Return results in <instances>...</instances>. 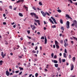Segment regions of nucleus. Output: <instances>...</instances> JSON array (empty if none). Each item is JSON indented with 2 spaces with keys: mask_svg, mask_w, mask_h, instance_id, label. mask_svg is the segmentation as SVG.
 Wrapping results in <instances>:
<instances>
[{
  "mask_svg": "<svg viewBox=\"0 0 77 77\" xmlns=\"http://www.w3.org/2000/svg\"><path fill=\"white\" fill-rule=\"evenodd\" d=\"M54 65L55 67H56V68H57V67H58L59 64H55Z\"/></svg>",
  "mask_w": 77,
  "mask_h": 77,
  "instance_id": "obj_16",
  "label": "nucleus"
},
{
  "mask_svg": "<svg viewBox=\"0 0 77 77\" xmlns=\"http://www.w3.org/2000/svg\"><path fill=\"white\" fill-rule=\"evenodd\" d=\"M72 60H73V62H75V57H73Z\"/></svg>",
  "mask_w": 77,
  "mask_h": 77,
  "instance_id": "obj_23",
  "label": "nucleus"
},
{
  "mask_svg": "<svg viewBox=\"0 0 77 77\" xmlns=\"http://www.w3.org/2000/svg\"><path fill=\"white\" fill-rule=\"evenodd\" d=\"M49 21H50V22H51L52 24H54V22H53V21H52V20L50 18L49 19Z\"/></svg>",
  "mask_w": 77,
  "mask_h": 77,
  "instance_id": "obj_11",
  "label": "nucleus"
},
{
  "mask_svg": "<svg viewBox=\"0 0 77 77\" xmlns=\"http://www.w3.org/2000/svg\"><path fill=\"white\" fill-rule=\"evenodd\" d=\"M32 52L33 53H36V51L35 50H33Z\"/></svg>",
  "mask_w": 77,
  "mask_h": 77,
  "instance_id": "obj_40",
  "label": "nucleus"
},
{
  "mask_svg": "<svg viewBox=\"0 0 77 77\" xmlns=\"http://www.w3.org/2000/svg\"><path fill=\"white\" fill-rule=\"evenodd\" d=\"M1 56H2V58H4L5 57V56H4V54H3V52H1Z\"/></svg>",
  "mask_w": 77,
  "mask_h": 77,
  "instance_id": "obj_12",
  "label": "nucleus"
},
{
  "mask_svg": "<svg viewBox=\"0 0 77 77\" xmlns=\"http://www.w3.org/2000/svg\"><path fill=\"white\" fill-rule=\"evenodd\" d=\"M38 49V47L36 46L35 48V50H36Z\"/></svg>",
  "mask_w": 77,
  "mask_h": 77,
  "instance_id": "obj_58",
  "label": "nucleus"
},
{
  "mask_svg": "<svg viewBox=\"0 0 77 77\" xmlns=\"http://www.w3.org/2000/svg\"><path fill=\"white\" fill-rule=\"evenodd\" d=\"M12 77H17V75L13 76Z\"/></svg>",
  "mask_w": 77,
  "mask_h": 77,
  "instance_id": "obj_60",
  "label": "nucleus"
},
{
  "mask_svg": "<svg viewBox=\"0 0 77 77\" xmlns=\"http://www.w3.org/2000/svg\"><path fill=\"white\" fill-rule=\"evenodd\" d=\"M55 45L57 49H59V46L58 45Z\"/></svg>",
  "mask_w": 77,
  "mask_h": 77,
  "instance_id": "obj_18",
  "label": "nucleus"
},
{
  "mask_svg": "<svg viewBox=\"0 0 77 77\" xmlns=\"http://www.w3.org/2000/svg\"><path fill=\"white\" fill-rule=\"evenodd\" d=\"M57 69V71H59L60 69V67H58Z\"/></svg>",
  "mask_w": 77,
  "mask_h": 77,
  "instance_id": "obj_47",
  "label": "nucleus"
},
{
  "mask_svg": "<svg viewBox=\"0 0 77 77\" xmlns=\"http://www.w3.org/2000/svg\"><path fill=\"white\" fill-rule=\"evenodd\" d=\"M66 26L67 29H69V21H67Z\"/></svg>",
  "mask_w": 77,
  "mask_h": 77,
  "instance_id": "obj_1",
  "label": "nucleus"
},
{
  "mask_svg": "<svg viewBox=\"0 0 77 77\" xmlns=\"http://www.w3.org/2000/svg\"><path fill=\"white\" fill-rule=\"evenodd\" d=\"M51 19H52V20H53L55 24H57V23L56 22V19H54V18H53V17H51Z\"/></svg>",
  "mask_w": 77,
  "mask_h": 77,
  "instance_id": "obj_4",
  "label": "nucleus"
},
{
  "mask_svg": "<svg viewBox=\"0 0 77 77\" xmlns=\"http://www.w3.org/2000/svg\"><path fill=\"white\" fill-rule=\"evenodd\" d=\"M59 61L60 63H61L62 62V60H61V58H59Z\"/></svg>",
  "mask_w": 77,
  "mask_h": 77,
  "instance_id": "obj_26",
  "label": "nucleus"
},
{
  "mask_svg": "<svg viewBox=\"0 0 77 77\" xmlns=\"http://www.w3.org/2000/svg\"><path fill=\"white\" fill-rule=\"evenodd\" d=\"M16 2H17V3H18L20 2V0H19L18 1H17Z\"/></svg>",
  "mask_w": 77,
  "mask_h": 77,
  "instance_id": "obj_56",
  "label": "nucleus"
},
{
  "mask_svg": "<svg viewBox=\"0 0 77 77\" xmlns=\"http://www.w3.org/2000/svg\"><path fill=\"white\" fill-rule=\"evenodd\" d=\"M61 30H63V31H64V28H63V27L62 26L61 27Z\"/></svg>",
  "mask_w": 77,
  "mask_h": 77,
  "instance_id": "obj_28",
  "label": "nucleus"
},
{
  "mask_svg": "<svg viewBox=\"0 0 77 77\" xmlns=\"http://www.w3.org/2000/svg\"><path fill=\"white\" fill-rule=\"evenodd\" d=\"M3 16L4 17H6V14H3Z\"/></svg>",
  "mask_w": 77,
  "mask_h": 77,
  "instance_id": "obj_64",
  "label": "nucleus"
},
{
  "mask_svg": "<svg viewBox=\"0 0 77 77\" xmlns=\"http://www.w3.org/2000/svg\"><path fill=\"white\" fill-rule=\"evenodd\" d=\"M68 0L69 1V2H70L71 3H73V2H72V0Z\"/></svg>",
  "mask_w": 77,
  "mask_h": 77,
  "instance_id": "obj_36",
  "label": "nucleus"
},
{
  "mask_svg": "<svg viewBox=\"0 0 77 77\" xmlns=\"http://www.w3.org/2000/svg\"><path fill=\"white\" fill-rule=\"evenodd\" d=\"M68 44L66 43H65L64 44V46L66 47V46H68Z\"/></svg>",
  "mask_w": 77,
  "mask_h": 77,
  "instance_id": "obj_19",
  "label": "nucleus"
},
{
  "mask_svg": "<svg viewBox=\"0 0 77 77\" xmlns=\"http://www.w3.org/2000/svg\"><path fill=\"white\" fill-rule=\"evenodd\" d=\"M64 52L66 53H67V51H66V49H65Z\"/></svg>",
  "mask_w": 77,
  "mask_h": 77,
  "instance_id": "obj_44",
  "label": "nucleus"
},
{
  "mask_svg": "<svg viewBox=\"0 0 77 77\" xmlns=\"http://www.w3.org/2000/svg\"><path fill=\"white\" fill-rule=\"evenodd\" d=\"M14 24H15V23L13 22L11 23V25H14Z\"/></svg>",
  "mask_w": 77,
  "mask_h": 77,
  "instance_id": "obj_63",
  "label": "nucleus"
},
{
  "mask_svg": "<svg viewBox=\"0 0 77 77\" xmlns=\"http://www.w3.org/2000/svg\"><path fill=\"white\" fill-rule=\"evenodd\" d=\"M47 38L46 37H45V44H47Z\"/></svg>",
  "mask_w": 77,
  "mask_h": 77,
  "instance_id": "obj_6",
  "label": "nucleus"
},
{
  "mask_svg": "<svg viewBox=\"0 0 77 77\" xmlns=\"http://www.w3.org/2000/svg\"><path fill=\"white\" fill-rule=\"evenodd\" d=\"M55 45H58V42H57V41H55Z\"/></svg>",
  "mask_w": 77,
  "mask_h": 77,
  "instance_id": "obj_27",
  "label": "nucleus"
},
{
  "mask_svg": "<svg viewBox=\"0 0 77 77\" xmlns=\"http://www.w3.org/2000/svg\"><path fill=\"white\" fill-rule=\"evenodd\" d=\"M63 57H65V58H66V57H66V55L65 53H63Z\"/></svg>",
  "mask_w": 77,
  "mask_h": 77,
  "instance_id": "obj_13",
  "label": "nucleus"
},
{
  "mask_svg": "<svg viewBox=\"0 0 77 77\" xmlns=\"http://www.w3.org/2000/svg\"><path fill=\"white\" fill-rule=\"evenodd\" d=\"M73 4H74V5H76V6H77V2H75V3L74 2L73 3Z\"/></svg>",
  "mask_w": 77,
  "mask_h": 77,
  "instance_id": "obj_50",
  "label": "nucleus"
},
{
  "mask_svg": "<svg viewBox=\"0 0 77 77\" xmlns=\"http://www.w3.org/2000/svg\"><path fill=\"white\" fill-rule=\"evenodd\" d=\"M52 28H56V26L55 25H54L53 26H52Z\"/></svg>",
  "mask_w": 77,
  "mask_h": 77,
  "instance_id": "obj_42",
  "label": "nucleus"
},
{
  "mask_svg": "<svg viewBox=\"0 0 77 77\" xmlns=\"http://www.w3.org/2000/svg\"><path fill=\"white\" fill-rule=\"evenodd\" d=\"M34 24L35 25V26H37V23H36L34 22Z\"/></svg>",
  "mask_w": 77,
  "mask_h": 77,
  "instance_id": "obj_61",
  "label": "nucleus"
},
{
  "mask_svg": "<svg viewBox=\"0 0 77 77\" xmlns=\"http://www.w3.org/2000/svg\"><path fill=\"white\" fill-rule=\"evenodd\" d=\"M63 62H65L66 60L65 59H63L62 60Z\"/></svg>",
  "mask_w": 77,
  "mask_h": 77,
  "instance_id": "obj_37",
  "label": "nucleus"
},
{
  "mask_svg": "<svg viewBox=\"0 0 77 77\" xmlns=\"http://www.w3.org/2000/svg\"><path fill=\"white\" fill-rule=\"evenodd\" d=\"M72 26H75V23H72Z\"/></svg>",
  "mask_w": 77,
  "mask_h": 77,
  "instance_id": "obj_55",
  "label": "nucleus"
},
{
  "mask_svg": "<svg viewBox=\"0 0 77 77\" xmlns=\"http://www.w3.org/2000/svg\"><path fill=\"white\" fill-rule=\"evenodd\" d=\"M33 28L34 29H36V27H35V25H33Z\"/></svg>",
  "mask_w": 77,
  "mask_h": 77,
  "instance_id": "obj_52",
  "label": "nucleus"
},
{
  "mask_svg": "<svg viewBox=\"0 0 77 77\" xmlns=\"http://www.w3.org/2000/svg\"><path fill=\"white\" fill-rule=\"evenodd\" d=\"M19 16H20V17H23V14H21V13H19Z\"/></svg>",
  "mask_w": 77,
  "mask_h": 77,
  "instance_id": "obj_22",
  "label": "nucleus"
},
{
  "mask_svg": "<svg viewBox=\"0 0 77 77\" xmlns=\"http://www.w3.org/2000/svg\"><path fill=\"white\" fill-rule=\"evenodd\" d=\"M57 11L58 12H59V13H60L61 12H62V11L60 9L57 10Z\"/></svg>",
  "mask_w": 77,
  "mask_h": 77,
  "instance_id": "obj_20",
  "label": "nucleus"
},
{
  "mask_svg": "<svg viewBox=\"0 0 77 77\" xmlns=\"http://www.w3.org/2000/svg\"><path fill=\"white\" fill-rule=\"evenodd\" d=\"M35 77H38V73H35Z\"/></svg>",
  "mask_w": 77,
  "mask_h": 77,
  "instance_id": "obj_29",
  "label": "nucleus"
},
{
  "mask_svg": "<svg viewBox=\"0 0 77 77\" xmlns=\"http://www.w3.org/2000/svg\"><path fill=\"white\" fill-rule=\"evenodd\" d=\"M49 11H48V12H49V14H51V12H50V11H51L52 10H51V9H50V8H49Z\"/></svg>",
  "mask_w": 77,
  "mask_h": 77,
  "instance_id": "obj_21",
  "label": "nucleus"
},
{
  "mask_svg": "<svg viewBox=\"0 0 77 77\" xmlns=\"http://www.w3.org/2000/svg\"><path fill=\"white\" fill-rule=\"evenodd\" d=\"M15 72L16 74H17V73H18L19 72V71H15Z\"/></svg>",
  "mask_w": 77,
  "mask_h": 77,
  "instance_id": "obj_45",
  "label": "nucleus"
},
{
  "mask_svg": "<svg viewBox=\"0 0 77 77\" xmlns=\"http://www.w3.org/2000/svg\"><path fill=\"white\" fill-rule=\"evenodd\" d=\"M32 74H31L29 75V77H32Z\"/></svg>",
  "mask_w": 77,
  "mask_h": 77,
  "instance_id": "obj_54",
  "label": "nucleus"
},
{
  "mask_svg": "<svg viewBox=\"0 0 77 77\" xmlns=\"http://www.w3.org/2000/svg\"><path fill=\"white\" fill-rule=\"evenodd\" d=\"M60 42L61 43V44H63V40H60Z\"/></svg>",
  "mask_w": 77,
  "mask_h": 77,
  "instance_id": "obj_38",
  "label": "nucleus"
},
{
  "mask_svg": "<svg viewBox=\"0 0 77 77\" xmlns=\"http://www.w3.org/2000/svg\"><path fill=\"white\" fill-rule=\"evenodd\" d=\"M40 50H41H41H42V46H40Z\"/></svg>",
  "mask_w": 77,
  "mask_h": 77,
  "instance_id": "obj_57",
  "label": "nucleus"
},
{
  "mask_svg": "<svg viewBox=\"0 0 77 77\" xmlns=\"http://www.w3.org/2000/svg\"><path fill=\"white\" fill-rule=\"evenodd\" d=\"M34 21H35V22H36V23H40L39 20H36V19H35Z\"/></svg>",
  "mask_w": 77,
  "mask_h": 77,
  "instance_id": "obj_10",
  "label": "nucleus"
},
{
  "mask_svg": "<svg viewBox=\"0 0 77 77\" xmlns=\"http://www.w3.org/2000/svg\"><path fill=\"white\" fill-rule=\"evenodd\" d=\"M54 59H56V58H57V55H55L54 56Z\"/></svg>",
  "mask_w": 77,
  "mask_h": 77,
  "instance_id": "obj_33",
  "label": "nucleus"
},
{
  "mask_svg": "<svg viewBox=\"0 0 77 77\" xmlns=\"http://www.w3.org/2000/svg\"><path fill=\"white\" fill-rule=\"evenodd\" d=\"M19 69H20V71H23L24 70V69L23 68V67H19Z\"/></svg>",
  "mask_w": 77,
  "mask_h": 77,
  "instance_id": "obj_15",
  "label": "nucleus"
},
{
  "mask_svg": "<svg viewBox=\"0 0 77 77\" xmlns=\"http://www.w3.org/2000/svg\"><path fill=\"white\" fill-rule=\"evenodd\" d=\"M22 72H20L19 73V75H21V74H22Z\"/></svg>",
  "mask_w": 77,
  "mask_h": 77,
  "instance_id": "obj_53",
  "label": "nucleus"
},
{
  "mask_svg": "<svg viewBox=\"0 0 77 77\" xmlns=\"http://www.w3.org/2000/svg\"><path fill=\"white\" fill-rule=\"evenodd\" d=\"M58 62L57 61V60H54V63H57Z\"/></svg>",
  "mask_w": 77,
  "mask_h": 77,
  "instance_id": "obj_24",
  "label": "nucleus"
},
{
  "mask_svg": "<svg viewBox=\"0 0 77 77\" xmlns=\"http://www.w3.org/2000/svg\"><path fill=\"white\" fill-rule=\"evenodd\" d=\"M65 17H67L68 18H70V19H72V18L69 17L68 14H66Z\"/></svg>",
  "mask_w": 77,
  "mask_h": 77,
  "instance_id": "obj_8",
  "label": "nucleus"
},
{
  "mask_svg": "<svg viewBox=\"0 0 77 77\" xmlns=\"http://www.w3.org/2000/svg\"><path fill=\"white\" fill-rule=\"evenodd\" d=\"M20 1V2H21L23 3V2H24V0H19Z\"/></svg>",
  "mask_w": 77,
  "mask_h": 77,
  "instance_id": "obj_39",
  "label": "nucleus"
},
{
  "mask_svg": "<svg viewBox=\"0 0 77 77\" xmlns=\"http://www.w3.org/2000/svg\"><path fill=\"white\" fill-rule=\"evenodd\" d=\"M18 57H19V58H20V59H21L22 58V56H18Z\"/></svg>",
  "mask_w": 77,
  "mask_h": 77,
  "instance_id": "obj_51",
  "label": "nucleus"
},
{
  "mask_svg": "<svg viewBox=\"0 0 77 77\" xmlns=\"http://www.w3.org/2000/svg\"><path fill=\"white\" fill-rule=\"evenodd\" d=\"M46 14H47L48 16H50V14H49L48 12H46Z\"/></svg>",
  "mask_w": 77,
  "mask_h": 77,
  "instance_id": "obj_46",
  "label": "nucleus"
},
{
  "mask_svg": "<svg viewBox=\"0 0 77 77\" xmlns=\"http://www.w3.org/2000/svg\"><path fill=\"white\" fill-rule=\"evenodd\" d=\"M3 24L4 25H6V22H3Z\"/></svg>",
  "mask_w": 77,
  "mask_h": 77,
  "instance_id": "obj_49",
  "label": "nucleus"
},
{
  "mask_svg": "<svg viewBox=\"0 0 77 77\" xmlns=\"http://www.w3.org/2000/svg\"><path fill=\"white\" fill-rule=\"evenodd\" d=\"M53 47L54 48H56V46H55V45H54L53 46Z\"/></svg>",
  "mask_w": 77,
  "mask_h": 77,
  "instance_id": "obj_59",
  "label": "nucleus"
},
{
  "mask_svg": "<svg viewBox=\"0 0 77 77\" xmlns=\"http://www.w3.org/2000/svg\"><path fill=\"white\" fill-rule=\"evenodd\" d=\"M51 56L52 57H53L54 56V53H52L51 54Z\"/></svg>",
  "mask_w": 77,
  "mask_h": 77,
  "instance_id": "obj_32",
  "label": "nucleus"
},
{
  "mask_svg": "<svg viewBox=\"0 0 77 77\" xmlns=\"http://www.w3.org/2000/svg\"><path fill=\"white\" fill-rule=\"evenodd\" d=\"M75 75H74V76L73 75H72L71 76V77H75Z\"/></svg>",
  "mask_w": 77,
  "mask_h": 77,
  "instance_id": "obj_62",
  "label": "nucleus"
},
{
  "mask_svg": "<svg viewBox=\"0 0 77 77\" xmlns=\"http://www.w3.org/2000/svg\"><path fill=\"white\" fill-rule=\"evenodd\" d=\"M27 32L28 34H30V31L29 30L27 31Z\"/></svg>",
  "mask_w": 77,
  "mask_h": 77,
  "instance_id": "obj_41",
  "label": "nucleus"
},
{
  "mask_svg": "<svg viewBox=\"0 0 77 77\" xmlns=\"http://www.w3.org/2000/svg\"><path fill=\"white\" fill-rule=\"evenodd\" d=\"M41 14H42V15L43 16V17H45L46 15H47V14H46V12L45 13L43 11H41Z\"/></svg>",
  "mask_w": 77,
  "mask_h": 77,
  "instance_id": "obj_2",
  "label": "nucleus"
},
{
  "mask_svg": "<svg viewBox=\"0 0 77 77\" xmlns=\"http://www.w3.org/2000/svg\"><path fill=\"white\" fill-rule=\"evenodd\" d=\"M71 69L70 70L71 71H72V70H73L74 69V65L73 64H72L71 66Z\"/></svg>",
  "mask_w": 77,
  "mask_h": 77,
  "instance_id": "obj_5",
  "label": "nucleus"
},
{
  "mask_svg": "<svg viewBox=\"0 0 77 77\" xmlns=\"http://www.w3.org/2000/svg\"><path fill=\"white\" fill-rule=\"evenodd\" d=\"M9 8L10 9H12V8L11 6H9Z\"/></svg>",
  "mask_w": 77,
  "mask_h": 77,
  "instance_id": "obj_35",
  "label": "nucleus"
},
{
  "mask_svg": "<svg viewBox=\"0 0 77 77\" xmlns=\"http://www.w3.org/2000/svg\"><path fill=\"white\" fill-rule=\"evenodd\" d=\"M34 17H35V18H36V19H38L39 18V17L37 16L36 14H35V15Z\"/></svg>",
  "mask_w": 77,
  "mask_h": 77,
  "instance_id": "obj_17",
  "label": "nucleus"
},
{
  "mask_svg": "<svg viewBox=\"0 0 77 77\" xmlns=\"http://www.w3.org/2000/svg\"><path fill=\"white\" fill-rule=\"evenodd\" d=\"M27 37L29 39H31V37H29L28 36H27Z\"/></svg>",
  "mask_w": 77,
  "mask_h": 77,
  "instance_id": "obj_43",
  "label": "nucleus"
},
{
  "mask_svg": "<svg viewBox=\"0 0 77 77\" xmlns=\"http://www.w3.org/2000/svg\"><path fill=\"white\" fill-rule=\"evenodd\" d=\"M39 5H40V6H41L42 5V3L41 2H39Z\"/></svg>",
  "mask_w": 77,
  "mask_h": 77,
  "instance_id": "obj_31",
  "label": "nucleus"
},
{
  "mask_svg": "<svg viewBox=\"0 0 77 77\" xmlns=\"http://www.w3.org/2000/svg\"><path fill=\"white\" fill-rule=\"evenodd\" d=\"M23 7L25 8V9H26V11H28V7L25 6V5H23Z\"/></svg>",
  "mask_w": 77,
  "mask_h": 77,
  "instance_id": "obj_14",
  "label": "nucleus"
},
{
  "mask_svg": "<svg viewBox=\"0 0 77 77\" xmlns=\"http://www.w3.org/2000/svg\"><path fill=\"white\" fill-rule=\"evenodd\" d=\"M73 38L74 39H75L76 40V41H77V38H76L74 36H73Z\"/></svg>",
  "mask_w": 77,
  "mask_h": 77,
  "instance_id": "obj_30",
  "label": "nucleus"
},
{
  "mask_svg": "<svg viewBox=\"0 0 77 77\" xmlns=\"http://www.w3.org/2000/svg\"><path fill=\"white\" fill-rule=\"evenodd\" d=\"M32 8L33 9H34L35 11H36V8H35V7H33Z\"/></svg>",
  "mask_w": 77,
  "mask_h": 77,
  "instance_id": "obj_48",
  "label": "nucleus"
},
{
  "mask_svg": "<svg viewBox=\"0 0 77 77\" xmlns=\"http://www.w3.org/2000/svg\"><path fill=\"white\" fill-rule=\"evenodd\" d=\"M60 22L61 24H63V20H62V19H60Z\"/></svg>",
  "mask_w": 77,
  "mask_h": 77,
  "instance_id": "obj_25",
  "label": "nucleus"
},
{
  "mask_svg": "<svg viewBox=\"0 0 77 77\" xmlns=\"http://www.w3.org/2000/svg\"><path fill=\"white\" fill-rule=\"evenodd\" d=\"M45 39V38L44 36H42V37L41 38V39Z\"/></svg>",
  "mask_w": 77,
  "mask_h": 77,
  "instance_id": "obj_34",
  "label": "nucleus"
},
{
  "mask_svg": "<svg viewBox=\"0 0 77 77\" xmlns=\"http://www.w3.org/2000/svg\"><path fill=\"white\" fill-rule=\"evenodd\" d=\"M31 15V16H33V15H34V16H35V15H36V14H35V13H31L30 14Z\"/></svg>",
  "mask_w": 77,
  "mask_h": 77,
  "instance_id": "obj_9",
  "label": "nucleus"
},
{
  "mask_svg": "<svg viewBox=\"0 0 77 77\" xmlns=\"http://www.w3.org/2000/svg\"><path fill=\"white\" fill-rule=\"evenodd\" d=\"M73 23L74 24H75V27L77 28V21L75 20H74L73 21Z\"/></svg>",
  "mask_w": 77,
  "mask_h": 77,
  "instance_id": "obj_3",
  "label": "nucleus"
},
{
  "mask_svg": "<svg viewBox=\"0 0 77 77\" xmlns=\"http://www.w3.org/2000/svg\"><path fill=\"white\" fill-rule=\"evenodd\" d=\"M6 74L7 76H9V72H8V71L7 70L6 71Z\"/></svg>",
  "mask_w": 77,
  "mask_h": 77,
  "instance_id": "obj_7",
  "label": "nucleus"
}]
</instances>
